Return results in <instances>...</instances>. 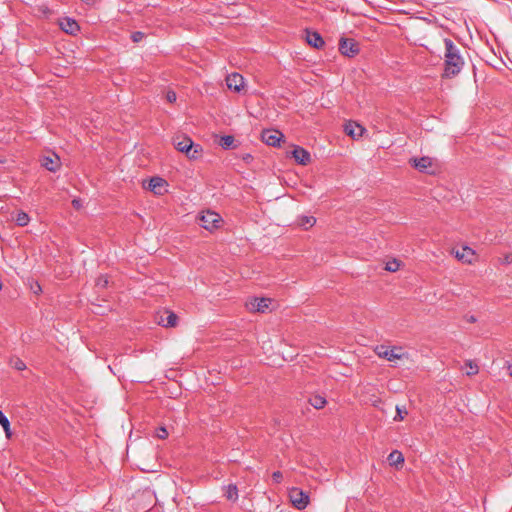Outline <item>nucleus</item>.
<instances>
[{"label":"nucleus","instance_id":"e433bc0d","mask_svg":"<svg viewBox=\"0 0 512 512\" xmlns=\"http://www.w3.org/2000/svg\"><path fill=\"white\" fill-rule=\"evenodd\" d=\"M3 429H4V431H5V435H6V437H7V438H10V437H11V434H12V433H11V430H10V423H9V424H7V426H6V425H5V426H3Z\"/></svg>","mask_w":512,"mask_h":512},{"label":"nucleus","instance_id":"473e14b6","mask_svg":"<svg viewBox=\"0 0 512 512\" xmlns=\"http://www.w3.org/2000/svg\"><path fill=\"white\" fill-rule=\"evenodd\" d=\"M10 421L9 419L6 417V415L0 411V425L3 427V426H7V424H9Z\"/></svg>","mask_w":512,"mask_h":512},{"label":"nucleus","instance_id":"f704fd0d","mask_svg":"<svg viewBox=\"0 0 512 512\" xmlns=\"http://www.w3.org/2000/svg\"><path fill=\"white\" fill-rule=\"evenodd\" d=\"M272 477H273L275 482L279 483L282 480L283 475H282V473L280 471H275L272 474Z\"/></svg>","mask_w":512,"mask_h":512},{"label":"nucleus","instance_id":"cd10ccee","mask_svg":"<svg viewBox=\"0 0 512 512\" xmlns=\"http://www.w3.org/2000/svg\"><path fill=\"white\" fill-rule=\"evenodd\" d=\"M109 284V279L106 275H100L96 280V287L98 288H106Z\"/></svg>","mask_w":512,"mask_h":512},{"label":"nucleus","instance_id":"6ab92c4d","mask_svg":"<svg viewBox=\"0 0 512 512\" xmlns=\"http://www.w3.org/2000/svg\"><path fill=\"white\" fill-rule=\"evenodd\" d=\"M224 496L229 501H237L238 499V488L235 484H229L223 487Z\"/></svg>","mask_w":512,"mask_h":512},{"label":"nucleus","instance_id":"39448f33","mask_svg":"<svg viewBox=\"0 0 512 512\" xmlns=\"http://www.w3.org/2000/svg\"><path fill=\"white\" fill-rule=\"evenodd\" d=\"M200 226H202L206 230H212L218 227V224L221 221V216L212 211H207L203 213L200 218Z\"/></svg>","mask_w":512,"mask_h":512},{"label":"nucleus","instance_id":"6e6552de","mask_svg":"<svg viewBox=\"0 0 512 512\" xmlns=\"http://www.w3.org/2000/svg\"><path fill=\"white\" fill-rule=\"evenodd\" d=\"M226 84L230 90L240 92L244 88V78L239 73H231L226 77Z\"/></svg>","mask_w":512,"mask_h":512},{"label":"nucleus","instance_id":"f257e3e1","mask_svg":"<svg viewBox=\"0 0 512 512\" xmlns=\"http://www.w3.org/2000/svg\"><path fill=\"white\" fill-rule=\"evenodd\" d=\"M444 71L443 78H453L457 76L464 67L465 61L461 55L460 48L449 39H444Z\"/></svg>","mask_w":512,"mask_h":512},{"label":"nucleus","instance_id":"79ce46f5","mask_svg":"<svg viewBox=\"0 0 512 512\" xmlns=\"http://www.w3.org/2000/svg\"><path fill=\"white\" fill-rule=\"evenodd\" d=\"M38 290H41V286L37 285V288H35L34 293H37Z\"/></svg>","mask_w":512,"mask_h":512},{"label":"nucleus","instance_id":"c9c22d12","mask_svg":"<svg viewBox=\"0 0 512 512\" xmlns=\"http://www.w3.org/2000/svg\"><path fill=\"white\" fill-rule=\"evenodd\" d=\"M142 37H143V33L142 32H135L132 35V39H133L134 42L140 41L142 39Z\"/></svg>","mask_w":512,"mask_h":512},{"label":"nucleus","instance_id":"f3484780","mask_svg":"<svg viewBox=\"0 0 512 512\" xmlns=\"http://www.w3.org/2000/svg\"><path fill=\"white\" fill-rule=\"evenodd\" d=\"M192 143H193L192 139L189 137H186V136L183 137L182 139L175 138L173 140V144H174L175 148L182 153H186V151H189Z\"/></svg>","mask_w":512,"mask_h":512},{"label":"nucleus","instance_id":"aec40b11","mask_svg":"<svg viewBox=\"0 0 512 512\" xmlns=\"http://www.w3.org/2000/svg\"><path fill=\"white\" fill-rule=\"evenodd\" d=\"M389 464L391 466L398 467L399 465L403 464L404 462V456L403 454L398 450H393L387 458Z\"/></svg>","mask_w":512,"mask_h":512},{"label":"nucleus","instance_id":"9b49d317","mask_svg":"<svg viewBox=\"0 0 512 512\" xmlns=\"http://www.w3.org/2000/svg\"><path fill=\"white\" fill-rule=\"evenodd\" d=\"M167 186L166 180L161 177H152L149 180L148 189L156 195H162L166 192L165 187Z\"/></svg>","mask_w":512,"mask_h":512},{"label":"nucleus","instance_id":"4be33fe9","mask_svg":"<svg viewBox=\"0 0 512 512\" xmlns=\"http://www.w3.org/2000/svg\"><path fill=\"white\" fill-rule=\"evenodd\" d=\"M309 403L315 408V409H322L326 405L327 401L325 397L322 395H313L309 399Z\"/></svg>","mask_w":512,"mask_h":512},{"label":"nucleus","instance_id":"5701e85b","mask_svg":"<svg viewBox=\"0 0 512 512\" xmlns=\"http://www.w3.org/2000/svg\"><path fill=\"white\" fill-rule=\"evenodd\" d=\"M316 223V218L313 216H301L298 224L304 229L311 228Z\"/></svg>","mask_w":512,"mask_h":512},{"label":"nucleus","instance_id":"2f4dec72","mask_svg":"<svg viewBox=\"0 0 512 512\" xmlns=\"http://www.w3.org/2000/svg\"><path fill=\"white\" fill-rule=\"evenodd\" d=\"M166 99L170 103L175 102L177 99L176 93L174 91H168L166 94Z\"/></svg>","mask_w":512,"mask_h":512},{"label":"nucleus","instance_id":"4468645a","mask_svg":"<svg viewBox=\"0 0 512 512\" xmlns=\"http://www.w3.org/2000/svg\"><path fill=\"white\" fill-rule=\"evenodd\" d=\"M295 161L301 165H307L311 161L310 153L302 147H295L292 151Z\"/></svg>","mask_w":512,"mask_h":512},{"label":"nucleus","instance_id":"dca6fc26","mask_svg":"<svg viewBox=\"0 0 512 512\" xmlns=\"http://www.w3.org/2000/svg\"><path fill=\"white\" fill-rule=\"evenodd\" d=\"M411 161L413 162V166L420 172H427L428 168L432 166V159L427 156L414 158Z\"/></svg>","mask_w":512,"mask_h":512},{"label":"nucleus","instance_id":"20e7f679","mask_svg":"<svg viewBox=\"0 0 512 512\" xmlns=\"http://www.w3.org/2000/svg\"><path fill=\"white\" fill-rule=\"evenodd\" d=\"M339 51L347 57H354L359 53V44L352 38L342 37L339 41Z\"/></svg>","mask_w":512,"mask_h":512},{"label":"nucleus","instance_id":"a211bd4d","mask_svg":"<svg viewBox=\"0 0 512 512\" xmlns=\"http://www.w3.org/2000/svg\"><path fill=\"white\" fill-rule=\"evenodd\" d=\"M42 166L48 171L56 172L60 167L59 158L57 156H45L42 159Z\"/></svg>","mask_w":512,"mask_h":512},{"label":"nucleus","instance_id":"a878e982","mask_svg":"<svg viewBox=\"0 0 512 512\" xmlns=\"http://www.w3.org/2000/svg\"><path fill=\"white\" fill-rule=\"evenodd\" d=\"M465 365L468 368V370L466 371V374L468 376L476 375L479 372L478 365L476 363H474L473 361L468 360V361H466Z\"/></svg>","mask_w":512,"mask_h":512},{"label":"nucleus","instance_id":"f8f14e48","mask_svg":"<svg viewBox=\"0 0 512 512\" xmlns=\"http://www.w3.org/2000/svg\"><path fill=\"white\" fill-rule=\"evenodd\" d=\"M59 26L62 31L70 35H75L80 29L78 23L74 19L69 17L60 19Z\"/></svg>","mask_w":512,"mask_h":512},{"label":"nucleus","instance_id":"4c0bfd02","mask_svg":"<svg viewBox=\"0 0 512 512\" xmlns=\"http://www.w3.org/2000/svg\"><path fill=\"white\" fill-rule=\"evenodd\" d=\"M72 204L73 206L76 208V209H79L81 207V200L80 199H74L72 201Z\"/></svg>","mask_w":512,"mask_h":512},{"label":"nucleus","instance_id":"c85d7f7f","mask_svg":"<svg viewBox=\"0 0 512 512\" xmlns=\"http://www.w3.org/2000/svg\"><path fill=\"white\" fill-rule=\"evenodd\" d=\"M11 365L18 371H22L26 369V364L19 358H15L11 360Z\"/></svg>","mask_w":512,"mask_h":512},{"label":"nucleus","instance_id":"58836bf2","mask_svg":"<svg viewBox=\"0 0 512 512\" xmlns=\"http://www.w3.org/2000/svg\"><path fill=\"white\" fill-rule=\"evenodd\" d=\"M468 321L471 322V323L476 322V318L474 316H470L468 318Z\"/></svg>","mask_w":512,"mask_h":512},{"label":"nucleus","instance_id":"b1692460","mask_svg":"<svg viewBox=\"0 0 512 512\" xmlns=\"http://www.w3.org/2000/svg\"><path fill=\"white\" fill-rule=\"evenodd\" d=\"M15 221L17 225L24 227L28 225L30 217L26 212L19 211L16 215Z\"/></svg>","mask_w":512,"mask_h":512},{"label":"nucleus","instance_id":"7ed1b4c3","mask_svg":"<svg viewBox=\"0 0 512 512\" xmlns=\"http://www.w3.org/2000/svg\"><path fill=\"white\" fill-rule=\"evenodd\" d=\"M289 498L293 506L299 510L305 509L309 503L308 494L297 487L289 491Z\"/></svg>","mask_w":512,"mask_h":512},{"label":"nucleus","instance_id":"c756f323","mask_svg":"<svg viewBox=\"0 0 512 512\" xmlns=\"http://www.w3.org/2000/svg\"><path fill=\"white\" fill-rule=\"evenodd\" d=\"M407 414V410L405 407L396 406V415L394 416L395 421H402L404 419V415Z\"/></svg>","mask_w":512,"mask_h":512},{"label":"nucleus","instance_id":"0eeeda50","mask_svg":"<svg viewBox=\"0 0 512 512\" xmlns=\"http://www.w3.org/2000/svg\"><path fill=\"white\" fill-rule=\"evenodd\" d=\"M177 315L169 310H165L157 315V323L163 327H175L177 324Z\"/></svg>","mask_w":512,"mask_h":512},{"label":"nucleus","instance_id":"bb28decb","mask_svg":"<svg viewBox=\"0 0 512 512\" xmlns=\"http://www.w3.org/2000/svg\"><path fill=\"white\" fill-rule=\"evenodd\" d=\"M400 268V263L398 260L393 259L392 261H388L386 263L385 269L389 272H396Z\"/></svg>","mask_w":512,"mask_h":512},{"label":"nucleus","instance_id":"a19ab883","mask_svg":"<svg viewBox=\"0 0 512 512\" xmlns=\"http://www.w3.org/2000/svg\"><path fill=\"white\" fill-rule=\"evenodd\" d=\"M38 290H41V286L37 285V288H35L34 293H37Z\"/></svg>","mask_w":512,"mask_h":512},{"label":"nucleus","instance_id":"f03ea898","mask_svg":"<svg viewBox=\"0 0 512 512\" xmlns=\"http://www.w3.org/2000/svg\"><path fill=\"white\" fill-rule=\"evenodd\" d=\"M376 354L390 362L407 358V354L403 352L401 347H388L384 345L377 346L375 349Z\"/></svg>","mask_w":512,"mask_h":512},{"label":"nucleus","instance_id":"7c9ffc66","mask_svg":"<svg viewBox=\"0 0 512 512\" xmlns=\"http://www.w3.org/2000/svg\"><path fill=\"white\" fill-rule=\"evenodd\" d=\"M157 437L160 438V439H165L167 438L168 436V432L166 430L165 427H160L158 430H157Z\"/></svg>","mask_w":512,"mask_h":512},{"label":"nucleus","instance_id":"1a4fd4ad","mask_svg":"<svg viewBox=\"0 0 512 512\" xmlns=\"http://www.w3.org/2000/svg\"><path fill=\"white\" fill-rule=\"evenodd\" d=\"M270 302V299L267 298H253L246 303V307L252 312L263 313L268 309Z\"/></svg>","mask_w":512,"mask_h":512},{"label":"nucleus","instance_id":"ea45409f","mask_svg":"<svg viewBox=\"0 0 512 512\" xmlns=\"http://www.w3.org/2000/svg\"><path fill=\"white\" fill-rule=\"evenodd\" d=\"M508 369H509V374L512 377V364L508 366Z\"/></svg>","mask_w":512,"mask_h":512},{"label":"nucleus","instance_id":"9d476101","mask_svg":"<svg viewBox=\"0 0 512 512\" xmlns=\"http://www.w3.org/2000/svg\"><path fill=\"white\" fill-rule=\"evenodd\" d=\"M344 132L351 138L358 139L365 132V128L354 121H348L344 125Z\"/></svg>","mask_w":512,"mask_h":512},{"label":"nucleus","instance_id":"393cba45","mask_svg":"<svg viewBox=\"0 0 512 512\" xmlns=\"http://www.w3.org/2000/svg\"><path fill=\"white\" fill-rule=\"evenodd\" d=\"M234 141H235V139L231 135L222 136L220 141H219V145L223 149H230V148L234 147V145H233Z\"/></svg>","mask_w":512,"mask_h":512},{"label":"nucleus","instance_id":"ddd939ff","mask_svg":"<svg viewBox=\"0 0 512 512\" xmlns=\"http://www.w3.org/2000/svg\"><path fill=\"white\" fill-rule=\"evenodd\" d=\"M455 257L464 263L471 264L475 259V251L468 246H463L455 251Z\"/></svg>","mask_w":512,"mask_h":512},{"label":"nucleus","instance_id":"423d86ee","mask_svg":"<svg viewBox=\"0 0 512 512\" xmlns=\"http://www.w3.org/2000/svg\"><path fill=\"white\" fill-rule=\"evenodd\" d=\"M284 135L279 131L275 129H265L261 133V139L264 143L270 146H279L280 141Z\"/></svg>","mask_w":512,"mask_h":512},{"label":"nucleus","instance_id":"412c9836","mask_svg":"<svg viewBox=\"0 0 512 512\" xmlns=\"http://www.w3.org/2000/svg\"><path fill=\"white\" fill-rule=\"evenodd\" d=\"M202 152H203L202 146L199 144H195L193 142L191 145V148L189 149V151H186L185 154L190 160H197L202 155Z\"/></svg>","mask_w":512,"mask_h":512},{"label":"nucleus","instance_id":"37998d69","mask_svg":"<svg viewBox=\"0 0 512 512\" xmlns=\"http://www.w3.org/2000/svg\"><path fill=\"white\" fill-rule=\"evenodd\" d=\"M38 290H41V286L37 285V288H35L34 293H37Z\"/></svg>","mask_w":512,"mask_h":512},{"label":"nucleus","instance_id":"2eb2a0df","mask_svg":"<svg viewBox=\"0 0 512 512\" xmlns=\"http://www.w3.org/2000/svg\"><path fill=\"white\" fill-rule=\"evenodd\" d=\"M306 41L310 46L317 48V49L322 48L325 44L321 35L315 31H307L306 32Z\"/></svg>","mask_w":512,"mask_h":512},{"label":"nucleus","instance_id":"72a5a7b5","mask_svg":"<svg viewBox=\"0 0 512 512\" xmlns=\"http://www.w3.org/2000/svg\"><path fill=\"white\" fill-rule=\"evenodd\" d=\"M502 263L511 264L512 263V253H507L502 258Z\"/></svg>","mask_w":512,"mask_h":512}]
</instances>
